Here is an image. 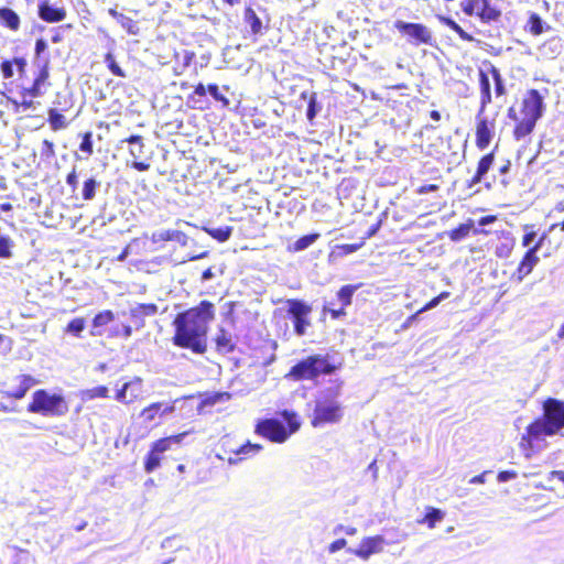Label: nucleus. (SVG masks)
<instances>
[{"label":"nucleus","mask_w":564,"mask_h":564,"mask_svg":"<svg viewBox=\"0 0 564 564\" xmlns=\"http://www.w3.org/2000/svg\"><path fill=\"white\" fill-rule=\"evenodd\" d=\"M346 545H347V541L345 539H343V538L337 539L328 545V552L335 553V552L344 549Z\"/></svg>","instance_id":"obj_54"},{"label":"nucleus","mask_w":564,"mask_h":564,"mask_svg":"<svg viewBox=\"0 0 564 564\" xmlns=\"http://www.w3.org/2000/svg\"><path fill=\"white\" fill-rule=\"evenodd\" d=\"M546 237L547 232H543L536 240V242L533 246H531L523 254L521 261L518 264V268L513 272V276L518 281H522L527 275H529L532 272L533 268L538 264L540 259L536 256V252L544 245V240L546 239Z\"/></svg>","instance_id":"obj_13"},{"label":"nucleus","mask_w":564,"mask_h":564,"mask_svg":"<svg viewBox=\"0 0 564 564\" xmlns=\"http://www.w3.org/2000/svg\"><path fill=\"white\" fill-rule=\"evenodd\" d=\"M484 68L478 70L479 109L476 115L475 144L478 150H485L495 135L496 121L485 116L486 108L492 102L490 78L494 82V91L497 98L507 94L505 79L500 69L490 61L482 62Z\"/></svg>","instance_id":"obj_2"},{"label":"nucleus","mask_w":564,"mask_h":564,"mask_svg":"<svg viewBox=\"0 0 564 564\" xmlns=\"http://www.w3.org/2000/svg\"><path fill=\"white\" fill-rule=\"evenodd\" d=\"M230 399H231V393H229L227 391L213 392V393H209L206 395V398L204 399V403L214 405L219 402L229 401Z\"/></svg>","instance_id":"obj_41"},{"label":"nucleus","mask_w":564,"mask_h":564,"mask_svg":"<svg viewBox=\"0 0 564 564\" xmlns=\"http://www.w3.org/2000/svg\"><path fill=\"white\" fill-rule=\"evenodd\" d=\"M365 246L364 241L359 240L355 243H343L336 246V250L340 257L348 256L361 249Z\"/></svg>","instance_id":"obj_42"},{"label":"nucleus","mask_w":564,"mask_h":564,"mask_svg":"<svg viewBox=\"0 0 564 564\" xmlns=\"http://www.w3.org/2000/svg\"><path fill=\"white\" fill-rule=\"evenodd\" d=\"M37 15L46 23H58L66 19L67 11L64 7H57L50 0H41L37 4Z\"/></svg>","instance_id":"obj_18"},{"label":"nucleus","mask_w":564,"mask_h":564,"mask_svg":"<svg viewBox=\"0 0 564 564\" xmlns=\"http://www.w3.org/2000/svg\"><path fill=\"white\" fill-rule=\"evenodd\" d=\"M474 228V220L468 219L466 223L458 225L456 228L448 231V238L452 241H460L465 239Z\"/></svg>","instance_id":"obj_30"},{"label":"nucleus","mask_w":564,"mask_h":564,"mask_svg":"<svg viewBox=\"0 0 564 564\" xmlns=\"http://www.w3.org/2000/svg\"><path fill=\"white\" fill-rule=\"evenodd\" d=\"M47 121L52 128V130L57 131L67 127V121L65 117L58 112L55 108H50Z\"/></svg>","instance_id":"obj_34"},{"label":"nucleus","mask_w":564,"mask_h":564,"mask_svg":"<svg viewBox=\"0 0 564 564\" xmlns=\"http://www.w3.org/2000/svg\"><path fill=\"white\" fill-rule=\"evenodd\" d=\"M480 0H463L460 3V8L466 15L473 17L475 15Z\"/></svg>","instance_id":"obj_45"},{"label":"nucleus","mask_w":564,"mask_h":564,"mask_svg":"<svg viewBox=\"0 0 564 564\" xmlns=\"http://www.w3.org/2000/svg\"><path fill=\"white\" fill-rule=\"evenodd\" d=\"M129 143V154L134 159L130 166L139 172H144L150 169V163L145 161H138L144 153V142L140 134H132L123 140Z\"/></svg>","instance_id":"obj_17"},{"label":"nucleus","mask_w":564,"mask_h":564,"mask_svg":"<svg viewBox=\"0 0 564 564\" xmlns=\"http://www.w3.org/2000/svg\"><path fill=\"white\" fill-rule=\"evenodd\" d=\"M496 219H497V216H495V215H487V216L481 217L478 220V224L480 226H486V225L492 224L494 221H496Z\"/></svg>","instance_id":"obj_58"},{"label":"nucleus","mask_w":564,"mask_h":564,"mask_svg":"<svg viewBox=\"0 0 564 564\" xmlns=\"http://www.w3.org/2000/svg\"><path fill=\"white\" fill-rule=\"evenodd\" d=\"M14 243L9 236L0 235V258L9 259L12 257V248Z\"/></svg>","instance_id":"obj_39"},{"label":"nucleus","mask_w":564,"mask_h":564,"mask_svg":"<svg viewBox=\"0 0 564 564\" xmlns=\"http://www.w3.org/2000/svg\"><path fill=\"white\" fill-rule=\"evenodd\" d=\"M440 186L437 184H426V185H421L416 192L419 194H426L429 192H436L438 191Z\"/></svg>","instance_id":"obj_56"},{"label":"nucleus","mask_w":564,"mask_h":564,"mask_svg":"<svg viewBox=\"0 0 564 564\" xmlns=\"http://www.w3.org/2000/svg\"><path fill=\"white\" fill-rule=\"evenodd\" d=\"M359 285L346 284L343 285L337 292V299L340 302L338 308L330 307L327 305L323 306V312L328 313L333 319H338L346 315V308L351 304L354 293L357 291Z\"/></svg>","instance_id":"obj_16"},{"label":"nucleus","mask_w":564,"mask_h":564,"mask_svg":"<svg viewBox=\"0 0 564 564\" xmlns=\"http://www.w3.org/2000/svg\"><path fill=\"white\" fill-rule=\"evenodd\" d=\"M13 209V206L11 203L9 202H6V203H0V210L1 212H11Z\"/></svg>","instance_id":"obj_64"},{"label":"nucleus","mask_w":564,"mask_h":564,"mask_svg":"<svg viewBox=\"0 0 564 564\" xmlns=\"http://www.w3.org/2000/svg\"><path fill=\"white\" fill-rule=\"evenodd\" d=\"M421 314L420 310L416 311L414 314L410 315L408 317V319L405 321V323L403 324V328L408 327L411 323H413V321H415L417 318V316Z\"/></svg>","instance_id":"obj_62"},{"label":"nucleus","mask_w":564,"mask_h":564,"mask_svg":"<svg viewBox=\"0 0 564 564\" xmlns=\"http://www.w3.org/2000/svg\"><path fill=\"white\" fill-rule=\"evenodd\" d=\"M41 158L51 161L53 158H55V145L54 142L47 139H44L42 141L41 145Z\"/></svg>","instance_id":"obj_43"},{"label":"nucleus","mask_w":564,"mask_h":564,"mask_svg":"<svg viewBox=\"0 0 564 564\" xmlns=\"http://www.w3.org/2000/svg\"><path fill=\"white\" fill-rule=\"evenodd\" d=\"M263 449V446L258 443H251L247 441L245 444L240 445L237 449H235L232 453L235 457H229L228 463L229 464H238L239 462L243 459H248L258 453H260Z\"/></svg>","instance_id":"obj_22"},{"label":"nucleus","mask_w":564,"mask_h":564,"mask_svg":"<svg viewBox=\"0 0 564 564\" xmlns=\"http://www.w3.org/2000/svg\"><path fill=\"white\" fill-rule=\"evenodd\" d=\"M343 380H334L333 386L325 389L314 401V409L311 416L313 427H322L327 424H337L344 417V408L338 401Z\"/></svg>","instance_id":"obj_6"},{"label":"nucleus","mask_w":564,"mask_h":564,"mask_svg":"<svg viewBox=\"0 0 564 564\" xmlns=\"http://www.w3.org/2000/svg\"><path fill=\"white\" fill-rule=\"evenodd\" d=\"M394 28L401 33V35L405 36L410 43L416 46L432 43V33L429 28L422 23H411L397 20L394 22Z\"/></svg>","instance_id":"obj_12"},{"label":"nucleus","mask_w":564,"mask_h":564,"mask_svg":"<svg viewBox=\"0 0 564 564\" xmlns=\"http://www.w3.org/2000/svg\"><path fill=\"white\" fill-rule=\"evenodd\" d=\"M341 368V362L335 364L327 355L313 354L295 362L285 373L291 381H317L321 376H330Z\"/></svg>","instance_id":"obj_7"},{"label":"nucleus","mask_w":564,"mask_h":564,"mask_svg":"<svg viewBox=\"0 0 564 564\" xmlns=\"http://www.w3.org/2000/svg\"><path fill=\"white\" fill-rule=\"evenodd\" d=\"M130 382L123 383V386L116 392V400L121 403H131L133 399H127V390L130 387Z\"/></svg>","instance_id":"obj_50"},{"label":"nucleus","mask_w":564,"mask_h":564,"mask_svg":"<svg viewBox=\"0 0 564 564\" xmlns=\"http://www.w3.org/2000/svg\"><path fill=\"white\" fill-rule=\"evenodd\" d=\"M13 381L17 382V387L1 390V394L6 399L15 401L22 400L28 392L40 382L35 377L29 373L17 375Z\"/></svg>","instance_id":"obj_14"},{"label":"nucleus","mask_w":564,"mask_h":564,"mask_svg":"<svg viewBox=\"0 0 564 564\" xmlns=\"http://www.w3.org/2000/svg\"><path fill=\"white\" fill-rule=\"evenodd\" d=\"M13 61L11 59H4L1 62L0 64V69H1V74H2V77L4 79H10L14 76V72H13Z\"/></svg>","instance_id":"obj_46"},{"label":"nucleus","mask_w":564,"mask_h":564,"mask_svg":"<svg viewBox=\"0 0 564 564\" xmlns=\"http://www.w3.org/2000/svg\"><path fill=\"white\" fill-rule=\"evenodd\" d=\"M381 225H382V220L381 219H378L375 224H372L369 229L366 231V234L360 238L361 241H364V243H366V241L368 239H370L371 237H373L378 231L379 229L381 228Z\"/></svg>","instance_id":"obj_49"},{"label":"nucleus","mask_w":564,"mask_h":564,"mask_svg":"<svg viewBox=\"0 0 564 564\" xmlns=\"http://www.w3.org/2000/svg\"><path fill=\"white\" fill-rule=\"evenodd\" d=\"M245 23L250 25L251 33L257 35L262 31V22L251 7H247L243 12Z\"/></svg>","instance_id":"obj_31"},{"label":"nucleus","mask_w":564,"mask_h":564,"mask_svg":"<svg viewBox=\"0 0 564 564\" xmlns=\"http://www.w3.org/2000/svg\"><path fill=\"white\" fill-rule=\"evenodd\" d=\"M438 299L435 296L433 297L431 301H429L423 307L420 308V312L423 313L425 311H429L433 307H435L436 305H438Z\"/></svg>","instance_id":"obj_59"},{"label":"nucleus","mask_w":564,"mask_h":564,"mask_svg":"<svg viewBox=\"0 0 564 564\" xmlns=\"http://www.w3.org/2000/svg\"><path fill=\"white\" fill-rule=\"evenodd\" d=\"M214 343L217 352L227 355L236 350L235 336L224 327H219L215 337Z\"/></svg>","instance_id":"obj_21"},{"label":"nucleus","mask_w":564,"mask_h":564,"mask_svg":"<svg viewBox=\"0 0 564 564\" xmlns=\"http://www.w3.org/2000/svg\"><path fill=\"white\" fill-rule=\"evenodd\" d=\"M14 65L17 66L18 73L22 76L25 73L28 62L24 57H13Z\"/></svg>","instance_id":"obj_55"},{"label":"nucleus","mask_w":564,"mask_h":564,"mask_svg":"<svg viewBox=\"0 0 564 564\" xmlns=\"http://www.w3.org/2000/svg\"><path fill=\"white\" fill-rule=\"evenodd\" d=\"M66 183L68 184V186L72 188L73 192L77 188L78 181H77L76 167H73L72 171L67 174Z\"/></svg>","instance_id":"obj_53"},{"label":"nucleus","mask_w":564,"mask_h":564,"mask_svg":"<svg viewBox=\"0 0 564 564\" xmlns=\"http://www.w3.org/2000/svg\"><path fill=\"white\" fill-rule=\"evenodd\" d=\"M494 163H495V152L494 151L482 155L477 163V167H476L474 175L466 183L467 188H471L476 184L480 183L482 181L484 176L492 167Z\"/></svg>","instance_id":"obj_20"},{"label":"nucleus","mask_w":564,"mask_h":564,"mask_svg":"<svg viewBox=\"0 0 564 564\" xmlns=\"http://www.w3.org/2000/svg\"><path fill=\"white\" fill-rule=\"evenodd\" d=\"M79 150L82 152H84L87 156H89L94 153L93 133L90 131H87L82 135V142L79 144Z\"/></svg>","instance_id":"obj_44"},{"label":"nucleus","mask_w":564,"mask_h":564,"mask_svg":"<svg viewBox=\"0 0 564 564\" xmlns=\"http://www.w3.org/2000/svg\"><path fill=\"white\" fill-rule=\"evenodd\" d=\"M280 415L286 422V425L274 417L261 419L254 425V433L271 443L282 444L286 442L292 434L300 430L301 422L293 411L283 410Z\"/></svg>","instance_id":"obj_8"},{"label":"nucleus","mask_w":564,"mask_h":564,"mask_svg":"<svg viewBox=\"0 0 564 564\" xmlns=\"http://www.w3.org/2000/svg\"><path fill=\"white\" fill-rule=\"evenodd\" d=\"M386 544V539L380 534L367 536L360 541L358 547L351 550V553L360 560L367 561L370 556L381 553Z\"/></svg>","instance_id":"obj_15"},{"label":"nucleus","mask_w":564,"mask_h":564,"mask_svg":"<svg viewBox=\"0 0 564 564\" xmlns=\"http://www.w3.org/2000/svg\"><path fill=\"white\" fill-rule=\"evenodd\" d=\"M437 20L440 21L441 24L447 26L448 29H451L453 32H455L460 40L465 41V42H474L475 41V37L467 33L455 20H453L452 18L449 17H446V15H437Z\"/></svg>","instance_id":"obj_28"},{"label":"nucleus","mask_w":564,"mask_h":564,"mask_svg":"<svg viewBox=\"0 0 564 564\" xmlns=\"http://www.w3.org/2000/svg\"><path fill=\"white\" fill-rule=\"evenodd\" d=\"M188 432L161 437L151 443L149 452L144 456L143 468L150 474L161 466L163 454L183 442Z\"/></svg>","instance_id":"obj_10"},{"label":"nucleus","mask_w":564,"mask_h":564,"mask_svg":"<svg viewBox=\"0 0 564 564\" xmlns=\"http://www.w3.org/2000/svg\"><path fill=\"white\" fill-rule=\"evenodd\" d=\"M445 513L435 507H426L425 514L423 518L419 519L417 524H425L429 529H434L437 522H441L444 519Z\"/></svg>","instance_id":"obj_26"},{"label":"nucleus","mask_w":564,"mask_h":564,"mask_svg":"<svg viewBox=\"0 0 564 564\" xmlns=\"http://www.w3.org/2000/svg\"><path fill=\"white\" fill-rule=\"evenodd\" d=\"M86 327V319L84 317H75L70 319L64 328V333L74 337H82V333Z\"/></svg>","instance_id":"obj_33"},{"label":"nucleus","mask_w":564,"mask_h":564,"mask_svg":"<svg viewBox=\"0 0 564 564\" xmlns=\"http://www.w3.org/2000/svg\"><path fill=\"white\" fill-rule=\"evenodd\" d=\"M545 109L544 96L535 88H531L523 95L519 109H508V117L513 120L512 137L520 141L530 135L535 129L536 122L542 118Z\"/></svg>","instance_id":"obj_4"},{"label":"nucleus","mask_w":564,"mask_h":564,"mask_svg":"<svg viewBox=\"0 0 564 564\" xmlns=\"http://www.w3.org/2000/svg\"><path fill=\"white\" fill-rule=\"evenodd\" d=\"M0 26L17 32L21 26V19L14 10L2 7L0 8Z\"/></svg>","instance_id":"obj_23"},{"label":"nucleus","mask_w":564,"mask_h":564,"mask_svg":"<svg viewBox=\"0 0 564 564\" xmlns=\"http://www.w3.org/2000/svg\"><path fill=\"white\" fill-rule=\"evenodd\" d=\"M337 530H343L347 535H355L357 533V529L355 527L338 525Z\"/></svg>","instance_id":"obj_60"},{"label":"nucleus","mask_w":564,"mask_h":564,"mask_svg":"<svg viewBox=\"0 0 564 564\" xmlns=\"http://www.w3.org/2000/svg\"><path fill=\"white\" fill-rule=\"evenodd\" d=\"M316 113H317V97H316V94L313 93L308 99L306 117L310 121H312L316 117Z\"/></svg>","instance_id":"obj_47"},{"label":"nucleus","mask_w":564,"mask_h":564,"mask_svg":"<svg viewBox=\"0 0 564 564\" xmlns=\"http://www.w3.org/2000/svg\"><path fill=\"white\" fill-rule=\"evenodd\" d=\"M286 315L293 322L294 333L297 336L306 334L307 327L311 326L310 315L312 306L299 299H289L285 301Z\"/></svg>","instance_id":"obj_11"},{"label":"nucleus","mask_w":564,"mask_h":564,"mask_svg":"<svg viewBox=\"0 0 564 564\" xmlns=\"http://www.w3.org/2000/svg\"><path fill=\"white\" fill-rule=\"evenodd\" d=\"M485 476H486V473H481L479 475H476V476H474L470 479V482L471 484H484L485 482Z\"/></svg>","instance_id":"obj_61"},{"label":"nucleus","mask_w":564,"mask_h":564,"mask_svg":"<svg viewBox=\"0 0 564 564\" xmlns=\"http://www.w3.org/2000/svg\"><path fill=\"white\" fill-rule=\"evenodd\" d=\"M524 229H525V234L522 237V246L530 248V245L533 241V239L535 238L536 234L534 230H532V226H525Z\"/></svg>","instance_id":"obj_51"},{"label":"nucleus","mask_w":564,"mask_h":564,"mask_svg":"<svg viewBox=\"0 0 564 564\" xmlns=\"http://www.w3.org/2000/svg\"><path fill=\"white\" fill-rule=\"evenodd\" d=\"M47 50V43L43 37H39L34 44V58L41 61L39 69L33 78L31 86L21 87L19 90L20 101L12 100V104L17 109L29 110L34 108V99L41 97L44 94L50 83V59L48 57L43 58V54Z\"/></svg>","instance_id":"obj_5"},{"label":"nucleus","mask_w":564,"mask_h":564,"mask_svg":"<svg viewBox=\"0 0 564 564\" xmlns=\"http://www.w3.org/2000/svg\"><path fill=\"white\" fill-rule=\"evenodd\" d=\"M207 90L212 95V97L221 105L223 108L229 107V99L219 91V87L217 84L207 85Z\"/></svg>","instance_id":"obj_40"},{"label":"nucleus","mask_w":564,"mask_h":564,"mask_svg":"<svg viewBox=\"0 0 564 564\" xmlns=\"http://www.w3.org/2000/svg\"><path fill=\"white\" fill-rule=\"evenodd\" d=\"M174 403L153 402L141 411L140 416L144 422L151 423L158 417H162L174 412Z\"/></svg>","instance_id":"obj_19"},{"label":"nucleus","mask_w":564,"mask_h":564,"mask_svg":"<svg viewBox=\"0 0 564 564\" xmlns=\"http://www.w3.org/2000/svg\"><path fill=\"white\" fill-rule=\"evenodd\" d=\"M137 312L142 316H151L158 312V306L153 303L140 304Z\"/></svg>","instance_id":"obj_48"},{"label":"nucleus","mask_w":564,"mask_h":564,"mask_svg":"<svg viewBox=\"0 0 564 564\" xmlns=\"http://www.w3.org/2000/svg\"><path fill=\"white\" fill-rule=\"evenodd\" d=\"M99 183L94 178H87L83 184L82 198L84 200H91L96 195V189Z\"/></svg>","instance_id":"obj_37"},{"label":"nucleus","mask_w":564,"mask_h":564,"mask_svg":"<svg viewBox=\"0 0 564 564\" xmlns=\"http://www.w3.org/2000/svg\"><path fill=\"white\" fill-rule=\"evenodd\" d=\"M318 234H310L300 237L292 247L289 248L292 252L302 251L306 248H308L313 242H315L318 239Z\"/></svg>","instance_id":"obj_36"},{"label":"nucleus","mask_w":564,"mask_h":564,"mask_svg":"<svg viewBox=\"0 0 564 564\" xmlns=\"http://www.w3.org/2000/svg\"><path fill=\"white\" fill-rule=\"evenodd\" d=\"M215 317V304L208 300H203L197 305L177 313L172 322L174 327L173 345L197 355H204L207 351L209 324Z\"/></svg>","instance_id":"obj_1"},{"label":"nucleus","mask_w":564,"mask_h":564,"mask_svg":"<svg viewBox=\"0 0 564 564\" xmlns=\"http://www.w3.org/2000/svg\"><path fill=\"white\" fill-rule=\"evenodd\" d=\"M207 86H205L204 84L199 83L197 84L195 87H194V95H197L199 97H204L207 93Z\"/></svg>","instance_id":"obj_57"},{"label":"nucleus","mask_w":564,"mask_h":564,"mask_svg":"<svg viewBox=\"0 0 564 564\" xmlns=\"http://www.w3.org/2000/svg\"><path fill=\"white\" fill-rule=\"evenodd\" d=\"M484 23L496 21L500 18L501 12L496 7L490 4V0H480V3L475 13Z\"/></svg>","instance_id":"obj_24"},{"label":"nucleus","mask_w":564,"mask_h":564,"mask_svg":"<svg viewBox=\"0 0 564 564\" xmlns=\"http://www.w3.org/2000/svg\"><path fill=\"white\" fill-rule=\"evenodd\" d=\"M82 401H90L96 398H108L109 389L106 386H97L90 389H85L80 391Z\"/></svg>","instance_id":"obj_32"},{"label":"nucleus","mask_w":564,"mask_h":564,"mask_svg":"<svg viewBox=\"0 0 564 564\" xmlns=\"http://www.w3.org/2000/svg\"><path fill=\"white\" fill-rule=\"evenodd\" d=\"M204 230L215 240L218 242H225L227 241L231 234H232V227L225 226V227H218V228H208L204 227Z\"/></svg>","instance_id":"obj_35"},{"label":"nucleus","mask_w":564,"mask_h":564,"mask_svg":"<svg viewBox=\"0 0 564 564\" xmlns=\"http://www.w3.org/2000/svg\"><path fill=\"white\" fill-rule=\"evenodd\" d=\"M543 413L534 419L521 436L519 446L530 456L534 443L543 440L545 436H553L564 429V402L554 398H549L543 402Z\"/></svg>","instance_id":"obj_3"},{"label":"nucleus","mask_w":564,"mask_h":564,"mask_svg":"<svg viewBox=\"0 0 564 564\" xmlns=\"http://www.w3.org/2000/svg\"><path fill=\"white\" fill-rule=\"evenodd\" d=\"M104 62L107 65V68L110 70V73L117 77H126V73L123 69L118 65L116 62V58L112 53L108 52L105 54Z\"/></svg>","instance_id":"obj_38"},{"label":"nucleus","mask_w":564,"mask_h":564,"mask_svg":"<svg viewBox=\"0 0 564 564\" xmlns=\"http://www.w3.org/2000/svg\"><path fill=\"white\" fill-rule=\"evenodd\" d=\"M115 319V314L110 310H105L97 313L91 322V336H100L101 332L98 330L99 327L106 326Z\"/></svg>","instance_id":"obj_27"},{"label":"nucleus","mask_w":564,"mask_h":564,"mask_svg":"<svg viewBox=\"0 0 564 564\" xmlns=\"http://www.w3.org/2000/svg\"><path fill=\"white\" fill-rule=\"evenodd\" d=\"M556 228H560L562 231H564V220L561 221V223H555V224H552L549 229H547V232H551L553 230H555Z\"/></svg>","instance_id":"obj_63"},{"label":"nucleus","mask_w":564,"mask_h":564,"mask_svg":"<svg viewBox=\"0 0 564 564\" xmlns=\"http://www.w3.org/2000/svg\"><path fill=\"white\" fill-rule=\"evenodd\" d=\"M26 411L45 417H61L69 412V404L62 393L37 389L32 393Z\"/></svg>","instance_id":"obj_9"},{"label":"nucleus","mask_w":564,"mask_h":564,"mask_svg":"<svg viewBox=\"0 0 564 564\" xmlns=\"http://www.w3.org/2000/svg\"><path fill=\"white\" fill-rule=\"evenodd\" d=\"M517 477L516 470H501L497 475V479L499 482H506L508 480L514 479Z\"/></svg>","instance_id":"obj_52"},{"label":"nucleus","mask_w":564,"mask_h":564,"mask_svg":"<svg viewBox=\"0 0 564 564\" xmlns=\"http://www.w3.org/2000/svg\"><path fill=\"white\" fill-rule=\"evenodd\" d=\"M524 29L533 36H539L543 32L550 30V26L544 25L542 18L538 13L531 12Z\"/></svg>","instance_id":"obj_29"},{"label":"nucleus","mask_w":564,"mask_h":564,"mask_svg":"<svg viewBox=\"0 0 564 564\" xmlns=\"http://www.w3.org/2000/svg\"><path fill=\"white\" fill-rule=\"evenodd\" d=\"M108 13L117 20V22L121 25L122 29L127 31L128 34L137 35L139 33L138 24L132 18L118 12L115 8H110Z\"/></svg>","instance_id":"obj_25"}]
</instances>
